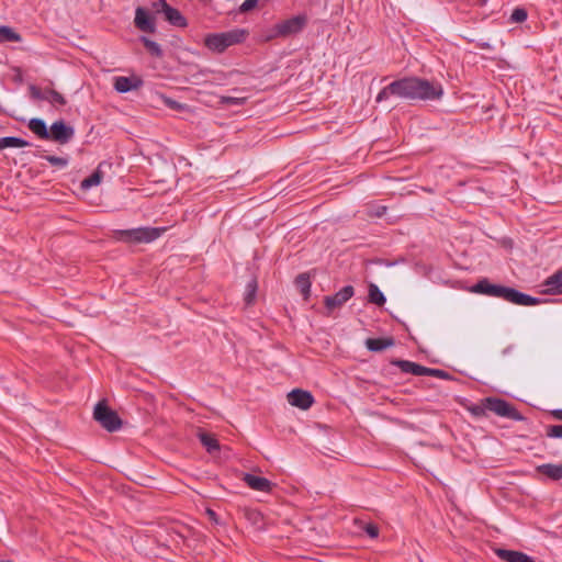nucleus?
Instances as JSON below:
<instances>
[{"mask_svg":"<svg viewBox=\"0 0 562 562\" xmlns=\"http://www.w3.org/2000/svg\"><path fill=\"white\" fill-rule=\"evenodd\" d=\"M544 292L549 294H562V269L549 277L544 283Z\"/></svg>","mask_w":562,"mask_h":562,"instance_id":"6ab92c4d","label":"nucleus"},{"mask_svg":"<svg viewBox=\"0 0 562 562\" xmlns=\"http://www.w3.org/2000/svg\"><path fill=\"white\" fill-rule=\"evenodd\" d=\"M368 299H369L370 303L375 304L378 306H382L386 302L385 295L382 293V291L379 289V286L374 283H371L369 285Z\"/></svg>","mask_w":562,"mask_h":562,"instance_id":"393cba45","label":"nucleus"},{"mask_svg":"<svg viewBox=\"0 0 562 562\" xmlns=\"http://www.w3.org/2000/svg\"><path fill=\"white\" fill-rule=\"evenodd\" d=\"M243 480L250 488L259 492H270L273 485L268 479L250 473H246Z\"/></svg>","mask_w":562,"mask_h":562,"instance_id":"f3484780","label":"nucleus"},{"mask_svg":"<svg viewBox=\"0 0 562 562\" xmlns=\"http://www.w3.org/2000/svg\"><path fill=\"white\" fill-rule=\"evenodd\" d=\"M29 130L42 139H49V130L42 119H31L27 124Z\"/></svg>","mask_w":562,"mask_h":562,"instance_id":"412c9836","label":"nucleus"},{"mask_svg":"<svg viewBox=\"0 0 562 562\" xmlns=\"http://www.w3.org/2000/svg\"><path fill=\"white\" fill-rule=\"evenodd\" d=\"M140 40H142L144 46L146 47V49L150 53V55H153L155 57L162 56V49L158 43H156L155 41H151L145 36H143Z\"/></svg>","mask_w":562,"mask_h":562,"instance_id":"c85d7f7f","label":"nucleus"},{"mask_svg":"<svg viewBox=\"0 0 562 562\" xmlns=\"http://www.w3.org/2000/svg\"><path fill=\"white\" fill-rule=\"evenodd\" d=\"M536 471L544 475L551 481H560L562 479V462L561 463H544L536 468Z\"/></svg>","mask_w":562,"mask_h":562,"instance_id":"a211bd4d","label":"nucleus"},{"mask_svg":"<svg viewBox=\"0 0 562 562\" xmlns=\"http://www.w3.org/2000/svg\"><path fill=\"white\" fill-rule=\"evenodd\" d=\"M256 292H257V282H256V280H251L250 282H248V284L246 286L245 302L247 305L252 304L255 296H256Z\"/></svg>","mask_w":562,"mask_h":562,"instance_id":"7c9ffc66","label":"nucleus"},{"mask_svg":"<svg viewBox=\"0 0 562 562\" xmlns=\"http://www.w3.org/2000/svg\"><path fill=\"white\" fill-rule=\"evenodd\" d=\"M504 290H505V285L495 284L492 297H499V299H502Z\"/></svg>","mask_w":562,"mask_h":562,"instance_id":"ea45409f","label":"nucleus"},{"mask_svg":"<svg viewBox=\"0 0 562 562\" xmlns=\"http://www.w3.org/2000/svg\"><path fill=\"white\" fill-rule=\"evenodd\" d=\"M151 10L155 14H164L165 20L177 27H186L187 19L178 9L172 8L166 0H157L151 3Z\"/></svg>","mask_w":562,"mask_h":562,"instance_id":"0eeeda50","label":"nucleus"},{"mask_svg":"<svg viewBox=\"0 0 562 562\" xmlns=\"http://www.w3.org/2000/svg\"><path fill=\"white\" fill-rule=\"evenodd\" d=\"M44 159H46L52 166L58 167V168H65L68 165V159L64 157H57V156H44Z\"/></svg>","mask_w":562,"mask_h":562,"instance_id":"72a5a7b5","label":"nucleus"},{"mask_svg":"<svg viewBox=\"0 0 562 562\" xmlns=\"http://www.w3.org/2000/svg\"><path fill=\"white\" fill-rule=\"evenodd\" d=\"M503 300L521 306H532L541 302L540 299L522 293L514 288L505 286Z\"/></svg>","mask_w":562,"mask_h":562,"instance_id":"9d476101","label":"nucleus"},{"mask_svg":"<svg viewBox=\"0 0 562 562\" xmlns=\"http://www.w3.org/2000/svg\"><path fill=\"white\" fill-rule=\"evenodd\" d=\"M198 437L209 453H215L220 451V442L213 434L199 431Z\"/></svg>","mask_w":562,"mask_h":562,"instance_id":"4be33fe9","label":"nucleus"},{"mask_svg":"<svg viewBox=\"0 0 562 562\" xmlns=\"http://www.w3.org/2000/svg\"><path fill=\"white\" fill-rule=\"evenodd\" d=\"M166 227H137L132 229L120 231V239L133 243H151L159 238Z\"/></svg>","mask_w":562,"mask_h":562,"instance_id":"20e7f679","label":"nucleus"},{"mask_svg":"<svg viewBox=\"0 0 562 562\" xmlns=\"http://www.w3.org/2000/svg\"><path fill=\"white\" fill-rule=\"evenodd\" d=\"M30 145L31 144L27 140L15 136H5L0 138V150L10 147L22 148Z\"/></svg>","mask_w":562,"mask_h":562,"instance_id":"5701e85b","label":"nucleus"},{"mask_svg":"<svg viewBox=\"0 0 562 562\" xmlns=\"http://www.w3.org/2000/svg\"><path fill=\"white\" fill-rule=\"evenodd\" d=\"M134 23L142 32L154 33L156 31L154 18L150 15L148 10L142 7H138L135 11Z\"/></svg>","mask_w":562,"mask_h":562,"instance_id":"ddd939ff","label":"nucleus"},{"mask_svg":"<svg viewBox=\"0 0 562 562\" xmlns=\"http://www.w3.org/2000/svg\"><path fill=\"white\" fill-rule=\"evenodd\" d=\"M247 34L246 30L234 29L227 32L209 34L204 42L209 49L223 53L229 46L244 42Z\"/></svg>","mask_w":562,"mask_h":562,"instance_id":"f03ea898","label":"nucleus"},{"mask_svg":"<svg viewBox=\"0 0 562 562\" xmlns=\"http://www.w3.org/2000/svg\"><path fill=\"white\" fill-rule=\"evenodd\" d=\"M258 4V0H245L239 8V11L245 13L255 9Z\"/></svg>","mask_w":562,"mask_h":562,"instance_id":"c9c22d12","label":"nucleus"},{"mask_svg":"<svg viewBox=\"0 0 562 562\" xmlns=\"http://www.w3.org/2000/svg\"><path fill=\"white\" fill-rule=\"evenodd\" d=\"M245 102V98H235V97H223L222 103L225 104H235V105H241Z\"/></svg>","mask_w":562,"mask_h":562,"instance_id":"4c0bfd02","label":"nucleus"},{"mask_svg":"<svg viewBox=\"0 0 562 562\" xmlns=\"http://www.w3.org/2000/svg\"><path fill=\"white\" fill-rule=\"evenodd\" d=\"M355 294V289L352 285H345L334 295H327L324 297V304L327 308L328 313L333 312L336 308L342 306L347 301H349Z\"/></svg>","mask_w":562,"mask_h":562,"instance_id":"1a4fd4ad","label":"nucleus"},{"mask_svg":"<svg viewBox=\"0 0 562 562\" xmlns=\"http://www.w3.org/2000/svg\"><path fill=\"white\" fill-rule=\"evenodd\" d=\"M393 366L398 367L402 372L416 376L428 375L429 368L408 360H393Z\"/></svg>","mask_w":562,"mask_h":562,"instance_id":"2eb2a0df","label":"nucleus"},{"mask_svg":"<svg viewBox=\"0 0 562 562\" xmlns=\"http://www.w3.org/2000/svg\"><path fill=\"white\" fill-rule=\"evenodd\" d=\"M442 86L416 76H408L392 81L376 95L378 103L387 100L391 95L407 101H435L441 99Z\"/></svg>","mask_w":562,"mask_h":562,"instance_id":"f257e3e1","label":"nucleus"},{"mask_svg":"<svg viewBox=\"0 0 562 562\" xmlns=\"http://www.w3.org/2000/svg\"><path fill=\"white\" fill-rule=\"evenodd\" d=\"M469 411L475 417L486 416V412L488 409L485 407V398H483L479 404L471 406Z\"/></svg>","mask_w":562,"mask_h":562,"instance_id":"2f4dec72","label":"nucleus"},{"mask_svg":"<svg viewBox=\"0 0 562 562\" xmlns=\"http://www.w3.org/2000/svg\"><path fill=\"white\" fill-rule=\"evenodd\" d=\"M209 513H210V517H213V515H214V512H212V510H209Z\"/></svg>","mask_w":562,"mask_h":562,"instance_id":"c03bdc74","label":"nucleus"},{"mask_svg":"<svg viewBox=\"0 0 562 562\" xmlns=\"http://www.w3.org/2000/svg\"><path fill=\"white\" fill-rule=\"evenodd\" d=\"M21 35L15 32L12 27L7 25L0 26V43H9V42H21Z\"/></svg>","mask_w":562,"mask_h":562,"instance_id":"a878e982","label":"nucleus"},{"mask_svg":"<svg viewBox=\"0 0 562 562\" xmlns=\"http://www.w3.org/2000/svg\"><path fill=\"white\" fill-rule=\"evenodd\" d=\"M93 418L108 431L114 432L122 427V420L116 412L104 402H99L93 411Z\"/></svg>","mask_w":562,"mask_h":562,"instance_id":"39448f33","label":"nucleus"},{"mask_svg":"<svg viewBox=\"0 0 562 562\" xmlns=\"http://www.w3.org/2000/svg\"><path fill=\"white\" fill-rule=\"evenodd\" d=\"M479 47L483 48V49H491L492 46L490 45V43L487 42H481L479 43Z\"/></svg>","mask_w":562,"mask_h":562,"instance_id":"79ce46f5","label":"nucleus"},{"mask_svg":"<svg viewBox=\"0 0 562 562\" xmlns=\"http://www.w3.org/2000/svg\"><path fill=\"white\" fill-rule=\"evenodd\" d=\"M49 135L52 140L58 144H67L75 135V130L70 125H67L63 120L56 121L49 128Z\"/></svg>","mask_w":562,"mask_h":562,"instance_id":"9b49d317","label":"nucleus"},{"mask_svg":"<svg viewBox=\"0 0 562 562\" xmlns=\"http://www.w3.org/2000/svg\"><path fill=\"white\" fill-rule=\"evenodd\" d=\"M209 513H210V517H213V515H214V512H212V510H209Z\"/></svg>","mask_w":562,"mask_h":562,"instance_id":"a18cd8bd","label":"nucleus"},{"mask_svg":"<svg viewBox=\"0 0 562 562\" xmlns=\"http://www.w3.org/2000/svg\"><path fill=\"white\" fill-rule=\"evenodd\" d=\"M307 24L306 14H297L290 19L283 20L277 23L271 30L270 34L267 36V40H273L277 37H289L292 35H296L303 31V29Z\"/></svg>","mask_w":562,"mask_h":562,"instance_id":"7ed1b4c3","label":"nucleus"},{"mask_svg":"<svg viewBox=\"0 0 562 562\" xmlns=\"http://www.w3.org/2000/svg\"><path fill=\"white\" fill-rule=\"evenodd\" d=\"M29 92L31 99L36 101H47L55 108L64 106L67 103L65 97L61 93L50 88L41 89L35 85H31L29 87Z\"/></svg>","mask_w":562,"mask_h":562,"instance_id":"6e6552de","label":"nucleus"},{"mask_svg":"<svg viewBox=\"0 0 562 562\" xmlns=\"http://www.w3.org/2000/svg\"><path fill=\"white\" fill-rule=\"evenodd\" d=\"M485 407L501 417H506L517 422L525 419V417L512 404L499 397H485Z\"/></svg>","mask_w":562,"mask_h":562,"instance_id":"423d86ee","label":"nucleus"},{"mask_svg":"<svg viewBox=\"0 0 562 562\" xmlns=\"http://www.w3.org/2000/svg\"><path fill=\"white\" fill-rule=\"evenodd\" d=\"M288 402L301 409H308L314 403V397L308 391L294 389L288 394Z\"/></svg>","mask_w":562,"mask_h":562,"instance_id":"f8f14e48","label":"nucleus"},{"mask_svg":"<svg viewBox=\"0 0 562 562\" xmlns=\"http://www.w3.org/2000/svg\"><path fill=\"white\" fill-rule=\"evenodd\" d=\"M428 375L429 376H436V378L443 379V380H450L451 379V375L447 371L441 370V369L429 368Z\"/></svg>","mask_w":562,"mask_h":562,"instance_id":"f704fd0d","label":"nucleus"},{"mask_svg":"<svg viewBox=\"0 0 562 562\" xmlns=\"http://www.w3.org/2000/svg\"><path fill=\"white\" fill-rule=\"evenodd\" d=\"M101 180H102V173L99 169H97L91 176H89L88 178L82 180L81 188L83 190H88L94 186L100 184Z\"/></svg>","mask_w":562,"mask_h":562,"instance_id":"cd10ccee","label":"nucleus"},{"mask_svg":"<svg viewBox=\"0 0 562 562\" xmlns=\"http://www.w3.org/2000/svg\"><path fill=\"white\" fill-rule=\"evenodd\" d=\"M143 80L139 77H115L114 78V89L120 93H126L132 90H136L143 86Z\"/></svg>","mask_w":562,"mask_h":562,"instance_id":"4468645a","label":"nucleus"},{"mask_svg":"<svg viewBox=\"0 0 562 562\" xmlns=\"http://www.w3.org/2000/svg\"><path fill=\"white\" fill-rule=\"evenodd\" d=\"M212 72L210 69L201 70L200 75L206 76L207 74Z\"/></svg>","mask_w":562,"mask_h":562,"instance_id":"37998d69","label":"nucleus"},{"mask_svg":"<svg viewBox=\"0 0 562 562\" xmlns=\"http://www.w3.org/2000/svg\"><path fill=\"white\" fill-rule=\"evenodd\" d=\"M495 554L505 562H535L531 557L521 551L496 549Z\"/></svg>","mask_w":562,"mask_h":562,"instance_id":"dca6fc26","label":"nucleus"},{"mask_svg":"<svg viewBox=\"0 0 562 562\" xmlns=\"http://www.w3.org/2000/svg\"><path fill=\"white\" fill-rule=\"evenodd\" d=\"M366 347L372 352H380L389 347L394 346L395 341L392 337L385 338H368L366 340Z\"/></svg>","mask_w":562,"mask_h":562,"instance_id":"aec40b11","label":"nucleus"},{"mask_svg":"<svg viewBox=\"0 0 562 562\" xmlns=\"http://www.w3.org/2000/svg\"><path fill=\"white\" fill-rule=\"evenodd\" d=\"M364 531L372 539L379 536V528L374 524H367L364 527Z\"/></svg>","mask_w":562,"mask_h":562,"instance_id":"e433bc0d","label":"nucleus"},{"mask_svg":"<svg viewBox=\"0 0 562 562\" xmlns=\"http://www.w3.org/2000/svg\"><path fill=\"white\" fill-rule=\"evenodd\" d=\"M162 99H164V103H165L167 106H169L170 109L176 110V109L181 108L180 103H179V102H177L176 100H172V99L167 98V97H164Z\"/></svg>","mask_w":562,"mask_h":562,"instance_id":"58836bf2","label":"nucleus"},{"mask_svg":"<svg viewBox=\"0 0 562 562\" xmlns=\"http://www.w3.org/2000/svg\"><path fill=\"white\" fill-rule=\"evenodd\" d=\"M295 284L300 292L304 295V299H307L310 296L311 292V281L310 277L306 273H301L295 279Z\"/></svg>","mask_w":562,"mask_h":562,"instance_id":"bb28decb","label":"nucleus"},{"mask_svg":"<svg viewBox=\"0 0 562 562\" xmlns=\"http://www.w3.org/2000/svg\"><path fill=\"white\" fill-rule=\"evenodd\" d=\"M546 436L548 438L562 439V425H548L546 427Z\"/></svg>","mask_w":562,"mask_h":562,"instance_id":"473e14b6","label":"nucleus"},{"mask_svg":"<svg viewBox=\"0 0 562 562\" xmlns=\"http://www.w3.org/2000/svg\"><path fill=\"white\" fill-rule=\"evenodd\" d=\"M552 417L562 422V408L554 409L551 412Z\"/></svg>","mask_w":562,"mask_h":562,"instance_id":"a19ab883","label":"nucleus"},{"mask_svg":"<svg viewBox=\"0 0 562 562\" xmlns=\"http://www.w3.org/2000/svg\"><path fill=\"white\" fill-rule=\"evenodd\" d=\"M528 13L525 8L517 7L513 10L509 21L512 23H522L527 20Z\"/></svg>","mask_w":562,"mask_h":562,"instance_id":"c756f323","label":"nucleus"},{"mask_svg":"<svg viewBox=\"0 0 562 562\" xmlns=\"http://www.w3.org/2000/svg\"><path fill=\"white\" fill-rule=\"evenodd\" d=\"M494 285L487 278H483L471 288V292L493 296Z\"/></svg>","mask_w":562,"mask_h":562,"instance_id":"b1692460","label":"nucleus"}]
</instances>
